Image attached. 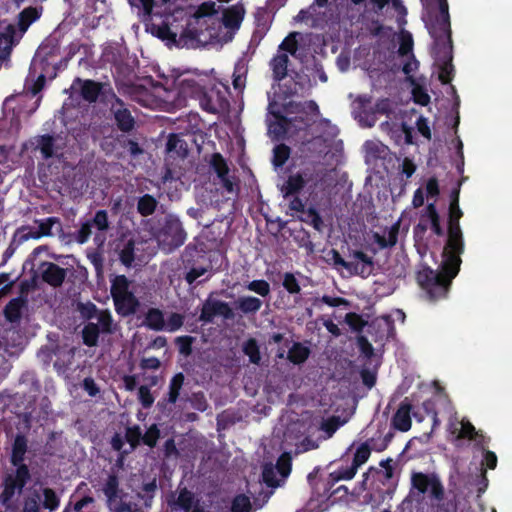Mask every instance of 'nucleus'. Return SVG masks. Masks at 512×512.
Segmentation results:
<instances>
[{"mask_svg":"<svg viewBox=\"0 0 512 512\" xmlns=\"http://www.w3.org/2000/svg\"><path fill=\"white\" fill-rule=\"evenodd\" d=\"M423 17L433 38V55L438 64L448 66L453 60L452 31L447 0H425Z\"/></svg>","mask_w":512,"mask_h":512,"instance_id":"f257e3e1","label":"nucleus"},{"mask_svg":"<svg viewBox=\"0 0 512 512\" xmlns=\"http://www.w3.org/2000/svg\"><path fill=\"white\" fill-rule=\"evenodd\" d=\"M28 452V438L24 433H17L11 444L9 456L10 464L15 468L7 474L2 481L0 503L10 508L16 494H22L25 486L31 481L32 475L28 464L25 463V455Z\"/></svg>","mask_w":512,"mask_h":512,"instance_id":"f03ea898","label":"nucleus"},{"mask_svg":"<svg viewBox=\"0 0 512 512\" xmlns=\"http://www.w3.org/2000/svg\"><path fill=\"white\" fill-rule=\"evenodd\" d=\"M460 270L441 262L438 269L423 266L416 274V281L427 300L436 302L448 296L453 279Z\"/></svg>","mask_w":512,"mask_h":512,"instance_id":"7ed1b4c3","label":"nucleus"},{"mask_svg":"<svg viewBox=\"0 0 512 512\" xmlns=\"http://www.w3.org/2000/svg\"><path fill=\"white\" fill-rule=\"evenodd\" d=\"M464 239L461 228L447 230V240L442 252V262L460 270L461 254L464 252Z\"/></svg>","mask_w":512,"mask_h":512,"instance_id":"20e7f679","label":"nucleus"},{"mask_svg":"<svg viewBox=\"0 0 512 512\" xmlns=\"http://www.w3.org/2000/svg\"><path fill=\"white\" fill-rule=\"evenodd\" d=\"M228 90L229 88L225 85H213L208 89L204 88L199 101L201 109L211 114H218L228 110L230 107L226 96Z\"/></svg>","mask_w":512,"mask_h":512,"instance_id":"39448f33","label":"nucleus"},{"mask_svg":"<svg viewBox=\"0 0 512 512\" xmlns=\"http://www.w3.org/2000/svg\"><path fill=\"white\" fill-rule=\"evenodd\" d=\"M411 483L420 494L429 493V498L432 501L441 502L444 500V487L440 478L435 473H413Z\"/></svg>","mask_w":512,"mask_h":512,"instance_id":"423d86ee","label":"nucleus"},{"mask_svg":"<svg viewBox=\"0 0 512 512\" xmlns=\"http://www.w3.org/2000/svg\"><path fill=\"white\" fill-rule=\"evenodd\" d=\"M185 382L182 372L176 373L169 381L168 392L157 402L158 411L165 417H172L175 413L176 403L181 398V390Z\"/></svg>","mask_w":512,"mask_h":512,"instance_id":"0eeeda50","label":"nucleus"},{"mask_svg":"<svg viewBox=\"0 0 512 512\" xmlns=\"http://www.w3.org/2000/svg\"><path fill=\"white\" fill-rule=\"evenodd\" d=\"M318 176V173H314L310 169H304L289 175L281 187L283 197L288 198L298 195L309 182H315L314 185L316 186L319 180Z\"/></svg>","mask_w":512,"mask_h":512,"instance_id":"6e6552de","label":"nucleus"},{"mask_svg":"<svg viewBox=\"0 0 512 512\" xmlns=\"http://www.w3.org/2000/svg\"><path fill=\"white\" fill-rule=\"evenodd\" d=\"M216 316H222L226 320H232L235 314L229 303L212 299L210 295L202 304L199 321L205 324L212 323Z\"/></svg>","mask_w":512,"mask_h":512,"instance_id":"1a4fd4ad","label":"nucleus"},{"mask_svg":"<svg viewBox=\"0 0 512 512\" xmlns=\"http://www.w3.org/2000/svg\"><path fill=\"white\" fill-rule=\"evenodd\" d=\"M163 242L171 249L178 248L184 244L186 240V232L183 229L181 221L172 215L165 218L162 228Z\"/></svg>","mask_w":512,"mask_h":512,"instance_id":"9d476101","label":"nucleus"},{"mask_svg":"<svg viewBox=\"0 0 512 512\" xmlns=\"http://www.w3.org/2000/svg\"><path fill=\"white\" fill-rule=\"evenodd\" d=\"M352 260H349L347 272L352 276L368 278L374 270V261L371 256L360 250H354L350 254Z\"/></svg>","mask_w":512,"mask_h":512,"instance_id":"9b49d317","label":"nucleus"},{"mask_svg":"<svg viewBox=\"0 0 512 512\" xmlns=\"http://www.w3.org/2000/svg\"><path fill=\"white\" fill-rule=\"evenodd\" d=\"M383 131L387 132L395 144L411 145L413 141V128L404 121H385L381 124Z\"/></svg>","mask_w":512,"mask_h":512,"instance_id":"f8f14e48","label":"nucleus"},{"mask_svg":"<svg viewBox=\"0 0 512 512\" xmlns=\"http://www.w3.org/2000/svg\"><path fill=\"white\" fill-rule=\"evenodd\" d=\"M111 95L114 103L111 106V111L114 114V119L118 129L122 132L128 133L134 129L135 119L130 110L125 107L124 101L116 96L110 88Z\"/></svg>","mask_w":512,"mask_h":512,"instance_id":"ddd939ff","label":"nucleus"},{"mask_svg":"<svg viewBox=\"0 0 512 512\" xmlns=\"http://www.w3.org/2000/svg\"><path fill=\"white\" fill-rule=\"evenodd\" d=\"M42 280L52 287H60L67 276V269L53 262H42L40 265Z\"/></svg>","mask_w":512,"mask_h":512,"instance_id":"4468645a","label":"nucleus"},{"mask_svg":"<svg viewBox=\"0 0 512 512\" xmlns=\"http://www.w3.org/2000/svg\"><path fill=\"white\" fill-rule=\"evenodd\" d=\"M113 302L116 313L122 317L135 314L140 306V302L133 292L115 297Z\"/></svg>","mask_w":512,"mask_h":512,"instance_id":"2eb2a0df","label":"nucleus"},{"mask_svg":"<svg viewBox=\"0 0 512 512\" xmlns=\"http://www.w3.org/2000/svg\"><path fill=\"white\" fill-rule=\"evenodd\" d=\"M28 306L26 296H18L11 299L4 307L3 313L5 319L10 323H20L23 310Z\"/></svg>","mask_w":512,"mask_h":512,"instance_id":"dca6fc26","label":"nucleus"},{"mask_svg":"<svg viewBox=\"0 0 512 512\" xmlns=\"http://www.w3.org/2000/svg\"><path fill=\"white\" fill-rule=\"evenodd\" d=\"M245 16L243 4L237 3L226 8L222 14L223 25L230 30H238Z\"/></svg>","mask_w":512,"mask_h":512,"instance_id":"f3484780","label":"nucleus"},{"mask_svg":"<svg viewBox=\"0 0 512 512\" xmlns=\"http://www.w3.org/2000/svg\"><path fill=\"white\" fill-rule=\"evenodd\" d=\"M412 404L403 401L392 417V426L394 429L407 432L411 428Z\"/></svg>","mask_w":512,"mask_h":512,"instance_id":"a211bd4d","label":"nucleus"},{"mask_svg":"<svg viewBox=\"0 0 512 512\" xmlns=\"http://www.w3.org/2000/svg\"><path fill=\"white\" fill-rule=\"evenodd\" d=\"M289 57L286 53L278 52L270 60L269 66L272 70L273 80L281 82L288 74Z\"/></svg>","mask_w":512,"mask_h":512,"instance_id":"6ab92c4d","label":"nucleus"},{"mask_svg":"<svg viewBox=\"0 0 512 512\" xmlns=\"http://www.w3.org/2000/svg\"><path fill=\"white\" fill-rule=\"evenodd\" d=\"M75 81L81 83V96L89 103L96 102L104 88L103 83L90 79L81 80L77 78Z\"/></svg>","mask_w":512,"mask_h":512,"instance_id":"aec40b11","label":"nucleus"},{"mask_svg":"<svg viewBox=\"0 0 512 512\" xmlns=\"http://www.w3.org/2000/svg\"><path fill=\"white\" fill-rule=\"evenodd\" d=\"M16 29L14 25L9 24L3 32H0V61L9 59L14 44Z\"/></svg>","mask_w":512,"mask_h":512,"instance_id":"412c9836","label":"nucleus"},{"mask_svg":"<svg viewBox=\"0 0 512 512\" xmlns=\"http://www.w3.org/2000/svg\"><path fill=\"white\" fill-rule=\"evenodd\" d=\"M497 456L493 451L485 450L483 453V460L481 465L485 466V468H481V474H480V486L478 487V493H483L487 486H488V479L486 477V468L488 469H495L497 466Z\"/></svg>","mask_w":512,"mask_h":512,"instance_id":"4be33fe9","label":"nucleus"},{"mask_svg":"<svg viewBox=\"0 0 512 512\" xmlns=\"http://www.w3.org/2000/svg\"><path fill=\"white\" fill-rule=\"evenodd\" d=\"M179 95L183 98H193L200 101L204 87L195 79H182L179 82Z\"/></svg>","mask_w":512,"mask_h":512,"instance_id":"5701e85b","label":"nucleus"},{"mask_svg":"<svg viewBox=\"0 0 512 512\" xmlns=\"http://www.w3.org/2000/svg\"><path fill=\"white\" fill-rule=\"evenodd\" d=\"M463 216V212L459 206V190L455 189L452 191L451 200L449 204L448 213V229L460 227V219Z\"/></svg>","mask_w":512,"mask_h":512,"instance_id":"b1692460","label":"nucleus"},{"mask_svg":"<svg viewBox=\"0 0 512 512\" xmlns=\"http://www.w3.org/2000/svg\"><path fill=\"white\" fill-rule=\"evenodd\" d=\"M166 151L169 154L174 153L177 157L185 158L188 154V145L180 135L172 133L168 136Z\"/></svg>","mask_w":512,"mask_h":512,"instance_id":"393cba45","label":"nucleus"},{"mask_svg":"<svg viewBox=\"0 0 512 512\" xmlns=\"http://www.w3.org/2000/svg\"><path fill=\"white\" fill-rule=\"evenodd\" d=\"M271 116L274 117L275 121L269 123V131L278 137H283L291 124V119L284 116L281 111H272Z\"/></svg>","mask_w":512,"mask_h":512,"instance_id":"a878e982","label":"nucleus"},{"mask_svg":"<svg viewBox=\"0 0 512 512\" xmlns=\"http://www.w3.org/2000/svg\"><path fill=\"white\" fill-rule=\"evenodd\" d=\"M398 233L399 224L396 223L389 229L387 237L379 234L378 232H374L372 235L373 242L376 243L380 249L391 248L397 243Z\"/></svg>","mask_w":512,"mask_h":512,"instance_id":"bb28decb","label":"nucleus"},{"mask_svg":"<svg viewBox=\"0 0 512 512\" xmlns=\"http://www.w3.org/2000/svg\"><path fill=\"white\" fill-rule=\"evenodd\" d=\"M143 325L154 331L165 329V320L163 312L158 308H149L145 314Z\"/></svg>","mask_w":512,"mask_h":512,"instance_id":"cd10ccee","label":"nucleus"},{"mask_svg":"<svg viewBox=\"0 0 512 512\" xmlns=\"http://www.w3.org/2000/svg\"><path fill=\"white\" fill-rule=\"evenodd\" d=\"M256 29L253 32V39H262L269 30V13L266 8L260 7L255 12Z\"/></svg>","mask_w":512,"mask_h":512,"instance_id":"c85d7f7f","label":"nucleus"},{"mask_svg":"<svg viewBox=\"0 0 512 512\" xmlns=\"http://www.w3.org/2000/svg\"><path fill=\"white\" fill-rule=\"evenodd\" d=\"M262 301L255 296H242L236 301V308L243 314H256L262 307Z\"/></svg>","mask_w":512,"mask_h":512,"instance_id":"c756f323","label":"nucleus"},{"mask_svg":"<svg viewBox=\"0 0 512 512\" xmlns=\"http://www.w3.org/2000/svg\"><path fill=\"white\" fill-rule=\"evenodd\" d=\"M41 12L36 7L24 8L18 15V28L21 32H26L29 26L38 20Z\"/></svg>","mask_w":512,"mask_h":512,"instance_id":"7c9ffc66","label":"nucleus"},{"mask_svg":"<svg viewBox=\"0 0 512 512\" xmlns=\"http://www.w3.org/2000/svg\"><path fill=\"white\" fill-rule=\"evenodd\" d=\"M36 142V148L40 150L43 159L47 160L55 156V138L52 135H40Z\"/></svg>","mask_w":512,"mask_h":512,"instance_id":"2f4dec72","label":"nucleus"},{"mask_svg":"<svg viewBox=\"0 0 512 512\" xmlns=\"http://www.w3.org/2000/svg\"><path fill=\"white\" fill-rule=\"evenodd\" d=\"M119 485V478L114 473L109 474L105 483L103 484L102 491L110 505L119 497Z\"/></svg>","mask_w":512,"mask_h":512,"instance_id":"473e14b6","label":"nucleus"},{"mask_svg":"<svg viewBox=\"0 0 512 512\" xmlns=\"http://www.w3.org/2000/svg\"><path fill=\"white\" fill-rule=\"evenodd\" d=\"M310 355V349L300 342H295L288 351V360L295 364L300 365L304 363Z\"/></svg>","mask_w":512,"mask_h":512,"instance_id":"72a5a7b5","label":"nucleus"},{"mask_svg":"<svg viewBox=\"0 0 512 512\" xmlns=\"http://www.w3.org/2000/svg\"><path fill=\"white\" fill-rule=\"evenodd\" d=\"M157 206L158 201L153 195L144 194L137 201V212L143 217H148L155 213Z\"/></svg>","mask_w":512,"mask_h":512,"instance_id":"f704fd0d","label":"nucleus"},{"mask_svg":"<svg viewBox=\"0 0 512 512\" xmlns=\"http://www.w3.org/2000/svg\"><path fill=\"white\" fill-rule=\"evenodd\" d=\"M100 327L96 323L88 322L82 329V341L83 344L88 347H95L98 345Z\"/></svg>","mask_w":512,"mask_h":512,"instance_id":"c9c22d12","label":"nucleus"},{"mask_svg":"<svg viewBox=\"0 0 512 512\" xmlns=\"http://www.w3.org/2000/svg\"><path fill=\"white\" fill-rule=\"evenodd\" d=\"M130 287V281L125 275H117L111 280V296L112 299L117 298L118 296H122L125 294L130 293L129 290Z\"/></svg>","mask_w":512,"mask_h":512,"instance_id":"e433bc0d","label":"nucleus"},{"mask_svg":"<svg viewBox=\"0 0 512 512\" xmlns=\"http://www.w3.org/2000/svg\"><path fill=\"white\" fill-rule=\"evenodd\" d=\"M300 220L309 224L318 232H323L325 228L323 218L315 207L307 208L304 217H301Z\"/></svg>","mask_w":512,"mask_h":512,"instance_id":"4c0bfd02","label":"nucleus"},{"mask_svg":"<svg viewBox=\"0 0 512 512\" xmlns=\"http://www.w3.org/2000/svg\"><path fill=\"white\" fill-rule=\"evenodd\" d=\"M176 505L184 510L185 512H190L195 504V495L193 492L188 490L187 488H183L179 491L178 497L176 499Z\"/></svg>","mask_w":512,"mask_h":512,"instance_id":"58836bf2","label":"nucleus"},{"mask_svg":"<svg viewBox=\"0 0 512 512\" xmlns=\"http://www.w3.org/2000/svg\"><path fill=\"white\" fill-rule=\"evenodd\" d=\"M43 494V501L42 506L43 508L53 512L56 511L59 508L60 505V498L57 495V493L49 487L42 489Z\"/></svg>","mask_w":512,"mask_h":512,"instance_id":"ea45409f","label":"nucleus"},{"mask_svg":"<svg viewBox=\"0 0 512 512\" xmlns=\"http://www.w3.org/2000/svg\"><path fill=\"white\" fill-rule=\"evenodd\" d=\"M96 318L98 321L96 324L100 327V331L103 334H112L114 332L113 317L109 310H100Z\"/></svg>","mask_w":512,"mask_h":512,"instance_id":"a19ab883","label":"nucleus"},{"mask_svg":"<svg viewBox=\"0 0 512 512\" xmlns=\"http://www.w3.org/2000/svg\"><path fill=\"white\" fill-rule=\"evenodd\" d=\"M243 352L249 357V361L253 364H259L261 360V354L259 345L254 338H249L243 344Z\"/></svg>","mask_w":512,"mask_h":512,"instance_id":"79ce46f5","label":"nucleus"},{"mask_svg":"<svg viewBox=\"0 0 512 512\" xmlns=\"http://www.w3.org/2000/svg\"><path fill=\"white\" fill-rule=\"evenodd\" d=\"M210 165L218 178H223L229 174V167L220 153H214L211 157Z\"/></svg>","mask_w":512,"mask_h":512,"instance_id":"37998d69","label":"nucleus"},{"mask_svg":"<svg viewBox=\"0 0 512 512\" xmlns=\"http://www.w3.org/2000/svg\"><path fill=\"white\" fill-rule=\"evenodd\" d=\"M38 224L37 236H52V228L55 224L61 225L58 217H48L35 221Z\"/></svg>","mask_w":512,"mask_h":512,"instance_id":"c03bdc74","label":"nucleus"},{"mask_svg":"<svg viewBox=\"0 0 512 512\" xmlns=\"http://www.w3.org/2000/svg\"><path fill=\"white\" fill-rule=\"evenodd\" d=\"M277 472L283 477L286 478L289 476L292 469V457L289 452L282 453L274 466Z\"/></svg>","mask_w":512,"mask_h":512,"instance_id":"a18cd8bd","label":"nucleus"},{"mask_svg":"<svg viewBox=\"0 0 512 512\" xmlns=\"http://www.w3.org/2000/svg\"><path fill=\"white\" fill-rule=\"evenodd\" d=\"M371 455V447L368 442H364L360 444V446L356 449L352 464L359 468L361 465L366 463Z\"/></svg>","mask_w":512,"mask_h":512,"instance_id":"49530a36","label":"nucleus"},{"mask_svg":"<svg viewBox=\"0 0 512 512\" xmlns=\"http://www.w3.org/2000/svg\"><path fill=\"white\" fill-rule=\"evenodd\" d=\"M290 156V148L285 144H279L273 149V165L282 167Z\"/></svg>","mask_w":512,"mask_h":512,"instance_id":"de8ad7c7","label":"nucleus"},{"mask_svg":"<svg viewBox=\"0 0 512 512\" xmlns=\"http://www.w3.org/2000/svg\"><path fill=\"white\" fill-rule=\"evenodd\" d=\"M119 259L123 265L130 267L135 259V243L133 240L127 241L119 253Z\"/></svg>","mask_w":512,"mask_h":512,"instance_id":"09e8293b","label":"nucleus"},{"mask_svg":"<svg viewBox=\"0 0 512 512\" xmlns=\"http://www.w3.org/2000/svg\"><path fill=\"white\" fill-rule=\"evenodd\" d=\"M461 428L459 429L456 439H468L473 440L477 438L478 431L474 427V425L467 419H462L460 422Z\"/></svg>","mask_w":512,"mask_h":512,"instance_id":"8fccbe9b","label":"nucleus"},{"mask_svg":"<svg viewBox=\"0 0 512 512\" xmlns=\"http://www.w3.org/2000/svg\"><path fill=\"white\" fill-rule=\"evenodd\" d=\"M282 286L291 295L300 294L301 292L300 283L291 272L284 273Z\"/></svg>","mask_w":512,"mask_h":512,"instance_id":"3c124183","label":"nucleus"},{"mask_svg":"<svg viewBox=\"0 0 512 512\" xmlns=\"http://www.w3.org/2000/svg\"><path fill=\"white\" fill-rule=\"evenodd\" d=\"M413 44L412 35L407 31H402L399 36L398 54L400 56H407L411 54L413 50Z\"/></svg>","mask_w":512,"mask_h":512,"instance_id":"603ef678","label":"nucleus"},{"mask_svg":"<svg viewBox=\"0 0 512 512\" xmlns=\"http://www.w3.org/2000/svg\"><path fill=\"white\" fill-rule=\"evenodd\" d=\"M298 33L292 32L279 45V52L285 51L294 56L298 50V41L296 39Z\"/></svg>","mask_w":512,"mask_h":512,"instance_id":"864d4df0","label":"nucleus"},{"mask_svg":"<svg viewBox=\"0 0 512 512\" xmlns=\"http://www.w3.org/2000/svg\"><path fill=\"white\" fill-rule=\"evenodd\" d=\"M246 288L262 297H266L270 294V284L263 279L250 281Z\"/></svg>","mask_w":512,"mask_h":512,"instance_id":"5fc2aeb1","label":"nucleus"},{"mask_svg":"<svg viewBox=\"0 0 512 512\" xmlns=\"http://www.w3.org/2000/svg\"><path fill=\"white\" fill-rule=\"evenodd\" d=\"M160 438V429L156 424H152L142 435V442L144 445L154 448Z\"/></svg>","mask_w":512,"mask_h":512,"instance_id":"6e6d98bb","label":"nucleus"},{"mask_svg":"<svg viewBox=\"0 0 512 512\" xmlns=\"http://www.w3.org/2000/svg\"><path fill=\"white\" fill-rule=\"evenodd\" d=\"M358 468L351 464L348 467H339L336 471L330 474V476L333 478L334 481H341V480H351Z\"/></svg>","mask_w":512,"mask_h":512,"instance_id":"4d7b16f0","label":"nucleus"},{"mask_svg":"<svg viewBox=\"0 0 512 512\" xmlns=\"http://www.w3.org/2000/svg\"><path fill=\"white\" fill-rule=\"evenodd\" d=\"M40 496L37 491L26 496L23 500L22 512H40Z\"/></svg>","mask_w":512,"mask_h":512,"instance_id":"13d9d810","label":"nucleus"},{"mask_svg":"<svg viewBox=\"0 0 512 512\" xmlns=\"http://www.w3.org/2000/svg\"><path fill=\"white\" fill-rule=\"evenodd\" d=\"M125 439L131 447L135 449L142 441V431L140 426L134 425L132 427H128L126 429Z\"/></svg>","mask_w":512,"mask_h":512,"instance_id":"bf43d9fd","label":"nucleus"},{"mask_svg":"<svg viewBox=\"0 0 512 512\" xmlns=\"http://www.w3.org/2000/svg\"><path fill=\"white\" fill-rule=\"evenodd\" d=\"M276 472H277V470L275 469V467L272 464H266L263 467L262 479H263V482L268 487L274 488L279 485V481L276 478Z\"/></svg>","mask_w":512,"mask_h":512,"instance_id":"052dcab7","label":"nucleus"},{"mask_svg":"<svg viewBox=\"0 0 512 512\" xmlns=\"http://www.w3.org/2000/svg\"><path fill=\"white\" fill-rule=\"evenodd\" d=\"M251 508L249 497L239 494L234 497L231 505V512H248Z\"/></svg>","mask_w":512,"mask_h":512,"instance_id":"680f3d73","label":"nucleus"},{"mask_svg":"<svg viewBox=\"0 0 512 512\" xmlns=\"http://www.w3.org/2000/svg\"><path fill=\"white\" fill-rule=\"evenodd\" d=\"M78 311L83 319L91 320L97 317L100 310L94 303L88 301L86 303H79Z\"/></svg>","mask_w":512,"mask_h":512,"instance_id":"e2e57ef3","label":"nucleus"},{"mask_svg":"<svg viewBox=\"0 0 512 512\" xmlns=\"http://www.w3.org/2000/svg\"><path fill=\"white\" fill-rule=\"evenodd\" d=\"M138 400L143 408L148 409L154 403V397L150 391V388L146 385H141L138 389Z\"/></svg>","mask_w":512,"mask_h":512,"instance_id":"0e129e2a","label":"nucleus"},{"mask_svg":"<svg viewBox=\"0 0 512 512\" xmlns=\"http://www.w3.org/2000/svg\"><path fill=\"white\" fill-rule=\"evenodd\" d=\"M194 338L192 336H179L175 339L180 354L189 356L192 353V344Z\"/></svg>","mask_w":512,"mask_h":512,"instance_id":"69168bd1","label":"nucleus"},{"mask_svg":"<svg viewBox=\"0 0 512 512\" xmlns=\"http://www.w3.org/2000/svg\"><path fill=\"white\" fill-rule=\"evenodd\" d=\"M340 419L337 416H331L326 420H323L320 426V429L327 434V437H332V435L337 431L340 426Z\"/></svg>","mask_w":512,"mask_h":512,"instance_id":"338daca9","label":"nucleus"},{"mask_svg":"<svg viewBox=\"0 0 512 512\" xmlns=\"http://www.w3.org/2000/svg\"><path fill=\"white\" fill-rule=\"evenodd\" d=\"M98 230L105 231L109 228L108 213L106 210H98L90 221Z\"/></svg>","mask_w":512,"mask_h":512,"instance_id":"774afa93","label":"nucleus"}]
</instances>
